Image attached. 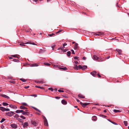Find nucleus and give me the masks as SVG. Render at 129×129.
Returning a JSON list of instances; mask_svg holds the SVG:
<instances>
[{"mask_svg": "<svg viewBox=\"0 0 129 129\" xmlns=\"http://www.w3.org/2000/svg\"><path fill=\"white\" fill-rule=\"evenodd\" d=\"M123 123L124 124V125L125 126H127V121H123Z\"/></svg>", "mask_w": 129, "mask_h": 129, "instance_id": "nucleus-30", "label": "nucleus"}, {"mask_svg": "<svg viewBox=\"0 0 129 129\" xmlns=\"http://www.w3.org/2000/svg\"><path fill=\"white\" fill-rule=\"evenodd\" d=\"M91 74L93 76H95L96 75V72L95 71H93L91 73Z\"/></svg>", "mask_w": 129, "mask_h": 129, "instance_id": "nucleus-5", "label": "nucleus"}, {"mask_svg": "<svg viewBox=\"0 0 129 129\" xmlns=\"http://www.w3.org/2000/svg\"><path fill=\"white\" fill-rule=\"evenodd\" d=\"M54 35V34L53 33L51 34H49V36H50V37H52Z\"/></svg>", "mask_w": 129, "mask_h": 129, "instance_id": "nucleus-48", "label": "nucleus"}, {"mask_svg": "<svg viewBox=\"0 0 129 129\" xmlns=\"http://www.w3.org/2000/svg\"><path fill=\"white\" fill-rule=\"evenodd\" d=\"M113 112L115 113H117L120 112L119 110L114 109L113 110Z\"/></svg>", "mask_w": 129, "mask_h": 129, "instance_id": "nucleus-31", "label": "nucleus"}, {"mask_svg": "<svg viewBox=\"0 0 129 129\" xmlns=\"http://www.w3.org/2000/svg\"><path fill=\"white\" fill-rule=\"evenodd\" d=\"M4 126L3 125H2L1 126V128L2 129H4Z\"/></svg>", "mask_w": 129, "mask_h": 129, "instance_id": "nucleus-54", "label": "nucleus"}, {"mask_svg": "<svg viewBox=\"0 0 129 129\" xmlns=\"http://www.w3.org/2000/svg\"><path fill=\"white\" fill-rule=\"evenodd\" d=\"M10 111V109L8 108H5V111Z\"/></svg>", "mask_w": 129, "mask_h": 129, "instance_id": "nucleus-43", "label": "nucleus"}, {"mask_svg": "<svg viewBox=\"0 0 129 129\" xmlns=\"http://www.w3.org/2000/svg\"><path fill=\"white\" fill-rule=\"evenodd\" d=\"M20 109H27L25 107L23 106H20Z\"/></svg>", "mask_w": 129, "mask_h": 129, "instance_id": "nucleus-20", "label": "nucleus"}, {"mask_svg": "<svg viewBox=\"0 0 129 129\" xmlns=\"http://www.w3.org/2000/svg\"><path fill=\"white\" fill-rule=\"evenodd\" d=\"M116 51L117 52H118L119 54V55L121 54L122 51L121 50L119 49H116Z\"/></svg>", "mask_w": 129, "mask_h": 129, "instance_id": "nucleus-10", "label": "nucleus"}, {"mask_svg": "<svg viewBox=\"0 0 129 129\" xmlns=\"http://www.w3.org/2000/svg\"><path fill=\"white\" fill-rule=\"evenodd\" d=\"M29 87V86H26L25 87V88L26 89L28 88Z\"/></svg>", "mask_w": 129, "mask_h": 129, "instance_id": "nucleus-57", "label": "nucleus"}, {"mask_svg": "<svg viewBox=\"0 0 129 129\" xmlns=\"http://www.w3.org/2000/svg\"><path fill=\"white\" fill-rule=\"evenodd\" d=\"M104 59H102L100 57L99 58V59L98 60V61H102L104 60Z\"/></svg>", "mask_w": 129, "mask_h": 129, "instance_id": "nucleus-24", "label": "nucleus"}, {"mask_svg": "<svg viewBox=\"0 0 129 129\" xmlns=\"http://www.w3.org/2000/svg\"><path fill=\"white\" fill-rule=\"evenodd\" d=\"M97 75H98V77H101V76L99 74H97Z\"/></svg>", "mask_w": 129, "mask_h": 129, "instance_id": "nucleus-58", "label": "nucleus"}, {"mask_svg": "<svg viewBox=\"0 0 129 129\" xmlns=\"http://www.w3.org/2000/svg\"><path fill=\"white\" fill-rule=\"evenodd\" d=\"M11 126L12 128L14 129H16L17 128V125L15 124H11Z\"/></svg>", "mask_w": 129, "mask_h": 129, "instance_id": "nucleus-11", "label": "nucleus"}, {"mask_svg": "<svg viewBox=\"0 0 129 129\" xmlns=\"http://www.w3.org/2000/svg\"><path fill=\"white\" fill-rule=\"evenodd\" d=\"M31 96H35V97H36L37 96V95L36 94H33L31 95Z\"/></svg>", "mask_w": 129, "mask_h": 129, "instance_id": "nucleus-50", "label": "nucleus"}, {"mask_svg": "<svg viewBox=\"0 0 129 129\" xmlns=\"http://www.w3.org/2000/svg\"><path fill=\"white\" fill-rule=\"evenodd\" d=\"M83 59L84 60H85L86 59V58L85 57H83Z\"/></svg>", "mask_w": 129, "mask_h": 129, "instance_id": "nucleus-62", "label": "nucleus"}, {"mask_svg": "<svg viewBox=\"0 0 129 129\" xmlns=\"http://www.w3.org/2000/svg\"><path fill=\"white\" fill-rule=\"evenodd\" d=\"M67 45V43H64V44H63V47H64V46L66 45Z\"/></svg>", "mask_w": 129, "mask_h": 129, "instance_id": "nucleus-56", "label": "nucleus"}, {"mask_svg": "<svg viewBox=\"0 0 129 129\" xmlns=\"http://www.w3.org/2000/svg\"><path fill=\"white\" fill-rule=\"evenodd\" d=\"M109 120L110 122H111L112 123L114 124H116V123L114 122H113V121H111L110 120Z\"/></svg>", "mask_w": 129, "mask_h": 129, "instance_id": "nucleus-41", "label": "nucleus"}, {"mask_svg": "<svg viewBox=\"0 0 129 129\" xmlns=\"http://www.w3.org/2000/svg\"><path fill=\"white\" fill-rule=\"evenodd\" d=\"M33 108L35 110H36L37 111H38V109H37V108H35V107H33Z\"/></svg>", "mask_w": 129, "mask_h": 129, "instance_id": "nucleus-51", "label": "nucleus"}, {"mask_svg": "<svg viewBox=\"0 0 129 129\" xmlns=\"http://www.w3.org/2000/svg\"><path fill=\"white\" fill-rule=\"evenodd\" d=\"M12 56L14 57H16L18 58H19V56L17 54L12 55Z\"/></svg>", "mask_w": 129, "mask_h": 129, "instance_id": "nucleus-19", "label": "nucleus"}, {"mask_svg": "<svg viewBox=\"0 0 129 129\" xmlns=\"http://www.w3.org/2000/svg\"><path fill=\"white\" fill-rule=\"evenodd\" d=\"M9 107L13 109H16L17 108V107L15 105H9Z\"/></svg>", "mask_w": 129, "mask_h": 129, "instance_id": "nucleus-8", "label": "nucleus"}, {"mask_svg": "<svg viewBox=\"0 0 129 129\" xmlns=\"http://www.w3.org/2000/svg\"><path fill=\"white\" fill-rule=\"evenodd\" d=\"M67 56L69 57L70 56V55L71 53V52L70 51H68L67 52Z\"/></svg>", "mask_w": 129, "mask_h": 129, "instance_id": "nucleus-28", "label": "nucleus"}, {"mask_svg": "<svg viewBox=\"0 0 129 129\" xmlns=\"http://www.w3.org/2000/svg\"><path fill=\"white\" fill-rule=\"evenodd\" d=\"M13 61L14 62H18L19 61V60H18V59H13Z\"/></svg>", "mask_w": 129, "mask_h": 129, "instance_id": "nucleus-38", "label": "nucleus"}, {"mask_svg": "<svg viewBox=\"0 0 129 129\" xmlns=\"http://www.w3.org/2000/svg\"><path fill=\"white\" fill-rule=\"evenodd\" d=\"M28 43V42H27L26 43H25L26 44ZM25 43H21L20 44V45L21 46H25Z\"/></svg>", "mask_w": 129, "mask_h": 129, "instance_id": "nucleus-26", "label": "nucleus"}, {"mask_svg": "<svg viewBox=\"0 0 129 129\" xmlns=\"http://www.w3.org/2000/svg\"><path fill=\"white\" fill-rule=\"evenodd\" d=\"M87 68V66H83L82 67V69L83 70H84L85 69Z\"/></svg>", "mask_w": 129, "mask_h": 129, "instance_id": "nucleus-25", "label": "nucleus"}, {"mask_svg": "<svg viewBox=\"0 0 129 129\" xmlns=\"http://www.w3.org/2000/svg\"><path fill=\"white\" fill-rule=\"evenodd\" d=\"M92 120L94 121H95L97 119V117L95 116H93L92 118Z\"/></svg>", "mask_w": 129, "mask_h": 129, "instance_id": "nucleus-6", "label": "nucleus"}, {"mask_svg": "<svg viewBox=\"0 0 129 129\" xmlns=\"http://www.w3.org/2000/svg\"><path fill=\"white\" fill-rule=\"evenodd\" d=\"M43 116L44 117V125L46 126H48V124L47 120L45 116Z\"/></svg>", "mask_w": 129, "mask_h": 129, "instance_id": "nucleus-3", "label": "nucleus"}, {"mask_svg": "<svg viewBox=\"0 0 129 129\" xmlns=\"http://www.w3.org/2000/svg\"><path fill=\"white\" fill-rule=\"evenodd\" d=\"M36 87L41 89H43L44 88L43 87L39 86H36Z\"/></svg>", "mask_w": 129, "mask_h": 129, "instance_id": "nucleus-32", "label": "nucleus"}, {"mask_svg": "<svg viewBox=\"0 0 129 129\" xmlns=\"http://www.w3.org/2000/svg\"><path fill=\"white\" fill-rule=\"evenodd\" d=\"M80 104L83 107H85L86 106L88 105L89 103H82L81 102H80Z\"/></svg>", "mask_w": 129, "mask_h": 129, "instance_id": "nucleus-2", "label": "nucleus"}, {"mask_svg": "<svg viewBox=\"0 0 129 129\" xmlns=\"http://www.w3.org/2000/svg\"><path fill=\"white\" fill-rule=\"evenodd\" d=\"M1 95L2 96H3L4 98H6L7 99H10V98L9 97V96H8L6 95L3 94Z\"/></svg>", "mask_w": 129, "mask_h": 129, "instance_id": "nucleus-14", "label": "nucleus"}, {"mask_svg": "<svg viewBox=\"0 0 129 129\" xmlns=\"http://www.w3.org/2000/svg\"><path fill=\"white\" fill-rule=\"evenodd\" d=\"M5 120V118H3L1 120L0 122L1 123H2Z\"/></svg>", "mask_w": 129, "mask_h": 129, "instance_id": "nucleus-33", "label": "nucleus"}, {"mask_svg": "<svg viewBox=\"0 0 129 129\" xmlns=\"http://www.w3.org/2000/svg\"><path fill=\"white\" fill-rule=\"evenodd\" d=\"M22 110H17L15 112L17 113H22Z\"/></svg>", "mask_w": 129, "mask_h": 129, "instance_id": "nucleus-18", "label": "nucleus"}, {"mask_svg": "<svg viewBox=\"0 0 129 129\" xmlns=\"http://www.w3.org/2000/svg\"><path fill=\"white\" fill-rule=\"evenodd\" d=\"M61 103L62 104L64 105H66L67 104V102L64 100H62L61 101Z\"/></svg>", "mask_w": 129, "mask_h": 129, "instance_id": "nucleus-15", "label": "nucleus"}, {"mask_svg": "<svg viewBox=\"0 0 129 129\" xmlns=\"http://www.w3.org/2000/svg\"><path fill=\"white\" fill-rule=\"evenodd\" d=\"M22 105L23 106H25L27 105V104L26 103H22Z\"/></svg>", "mask_w": 129, "mask_h": 129, "instance_id": "nucleus-53", "label": "nucleus"}, {"mask_svg": "<svg viewBox=\"0 0 129 129\" xmlns=\"http://www.w3.org/2000/svg\"><path fill=\"white\" fill-rule=\"evenodd\" d=\"M55 44H53L52 45L51 47L52 49L53 50H54V48L55 47Z\"/></svg>", "mask_w": 129, "mask_h": 129, "instance_id": "nucleus-34", "label": "nucleus"}, {"mask_svg": "<svg viewBox=\"0 0 129 129\" xmlns=\"http://www.w3.org/2000/svg\"><path fill=\"white\" fill-rule=\"evenodd\" d=\"M53 67L54 68H58L59 69L60 68V67H59V65H54L53 66Z\"/></svg>", "mask_w": 129, "mask_h": 129, "instance_id": "nucleus-23", "label": "nucleus"}, {"mask_svg": "<svg viewBox=\"0 0 129 129\" xmlns=\"http://www.w3.org/2000/svg\"><path fill=\"white\" fill-rule=\"evenodd\" d=\"M19 116V115L17 114H16L14 116V117L15 118H18Z\"/></svg>", "mask_w": 129, "mask_h": 129, "instance_id": "nucleus-45", "label": "nucleus"}, {"mask_svg": "<svg viewBox=\"0 0 129 129\" xmlns=\"http://www.w3.org/2000/svg\"><path fill=\"white\" fill-rule=\"evenodd\" d=\"M59 69H62V70H66L67 69V68L66 67H64V68H60Z\"/></svg>", "mask_w": 129, "mask_h": 129, "instance_id": "nucleus-35", "label": "nucleus"}, {"mask_svg": "<svg viewBox=\"0 0 129 129\" xmlns=\"http://www.w3.org/2000/svg\"><path fill=\"white\" fill-rule=\"evenodd\" d=\"M15 113L13 111H10L9 112H7L6 113V114L9 116H11L13 115Z\"/></svg>", "mask_w": 129, "mask_h": 129, "instance_id": "nucleus-1", "label": "nucleus"}, {"mask_svg": "<svg viewBox=\"0 0 129 129\" xmlns=\"http://www.w3.org/2000/svg\"><path fill=\"white\" fill-rule=\"evenodd\" d=\"M78 96L79 97H80L82 99H84L85 98L84 96L81 94H79L78 95Z\"/></svg>", "mask_w": 129, "mask_h": 129, "instance_id": "nucleus-16", "label": "nucleus"}, {"mask_svg": "<svg viewBox=\"0 0 129 129\" xmlns=\"http://www.w3.org/2000/svg\"><path fill=\"white\" fill-rule=\"evenodd\" d=\"M74 58L75 59H78L79 57H78L76 56L74 57Z\"/></svg>", "mask_w": 129, "mask_h": 129, "instance_id": "nucleus-52", "label": "nucleus"}, {"mask_svg": "<svg viewBox=\"0 0 129 129\" xmlns=\"http://www.w3.org/2000/svg\"><path fill=\"white\" fill-rule=\"evenodd\" d=\"M44 65H46L47 66H49L50 65V63H44Z\"/></svg>", "mask_w": 129, "mask_h": 129, "instance_id": "nucleus-37", "label": "nucleus"}, {"mask_svg": "<svg viewBox=\"0 0 129 129\" xmlns=\"http://www.w3.org/2000/svg\"><path fill=\"white\" fill-rule=\"evenodd\" d=\"M55 98L56 99H59L60 98L58 96H57L55 97Z\"/></svg>", "mask_w": 129, "mask_h": 129, "instance_id": "nucleus-61", "label": "nucleus"}, {"mask_svg": "<svg viewBox=\"0 0 129 129\" xmlns=\"http://www.w3.org/2000/svg\"><path fill=\"white\" fill-rule=\"evenodd\" d=\"M23 82H25L26 81L24 79H23L22 78H21L20 79Z\"/></svg>", "mask_w": 129, "mask_h": 129, "instance_id": "nucleus-39", "label": "nucleus"}, {"mask_svg": "<svg viewBox=\"0 0 129 129\" xmlns=\"http://www.w3.org/2000/svg\"><path fill=\"white\" fill-rule=\"evenodd\" d=\"M76 100L78 102H80V101H79V100L78 99H76Z\"/></svg>", "mask_w": 129, "mask_h": 129, "instance_id": "nucleus-59", "label": "nucleus"}, {"mask_svg": "<svg viewBox=\"0 0 129 129\" xmlns=\"http://www.w3.org/2000/svg\"><path fill=\"white\" fill-rule=\"evenodd\" d=\"M31 123L34 126H36L38 125V123L35 121H31Z\"/></svg>", "mask_w": 129, "mask_h": 129, "instance_id": "nucleus-4", "label": "nucleus"}, {"mask_svg": "<svg viewBox=\"0 0 129 129\" xmlns=\"http://www.w3.org/2000/svg\"><path fill=\"white\" fill-rule=\"evenodd\" d=\"M28 126V124L27 122H25L24 123L23 127L24 128L26 127L27 126Z\"/></svg>", "mask_w": 129, "mask_h": 129, "instance_id": "nucleus-13", "label": "nucleus"}, {"mask_svg": "<svg viewBox=\"0 0 129 129\" xmlns=\"http://www.w3.org/2000/svg\"><path fill=\"white\" fill-rule=\"evenodd\" d=\"M20 117L21 118L23 119H26L25 117L22 115H21Z\"/></svg>", "mask_w": 129, "mask_h": 129, "instance_id": "nucleus-36", "label": "nucleus"}, {"mask_svg": "<svg viewBox=\"0 0 129 129\" xmlns=\"http://www.w3.org/2000/svg\"><path fill=\"white\" fill-rule=\"evenodd\" d=\"M33 1L35 2H37L38 1V0H33Z\"/></svg>", "mask_w": 129, "mask_h": 129, "instance_id": "nucleus-64", "label": "nucleus"}, {"mask_svg": "<svg viewBox=\"0 0 129 129\" xmlns=\"http://www.w3.org/2000/svg\"><path fill=\"white\" fill-rule=\"evenodd\" d=\"M61 30H59L57 32V33H59L60 32H61Z\"/></svg>", "mask_w": 129, "mask_h": 129, "instance_id": "nucleus-60", "label": "nucleus"}, {"mask_svg": "<svg viewBox=\"0 0 129 129\" xmlns=\"http://www.w3.org/2000/svg\"><path fill=\"white\" fill-rule=\"evenodd\" d=\"M62 51L63 52H66V51H67V50L66 49H65L64 50L63 49V50Z\"/></svg>", "mask_w": 129, "mask_h": 129, "instance_id": "nucleus-55", "label": "nucleus"}, {"mask_svg": "<svg viewBox=\"0 0 129 129\" xmlns=\"http://www.w3.org/2000/svg\"><path fill=\"white\" fill-rule=\"evenodd\" d=\"M48 89L50 90H51L52 91H53V89L52 88H51V87L49 88H48Z\"/></svg>", "mask_w": 129, "mask_h": 129, "instance_id": "nucleus-47", "label": "nucleus"}, {"mask_svg": "<svg viewBox=\"0 0 129 129\" xmlns=\"http://www.w3.org/2000/svg\"><path fill=\"white\" fill-rule=\"evenodd\" d=\"M3 105L4 106H8L9 104L7 103H5V102H3Z\"/></svg>", "mask_w": 129, "mask_h": 129, "instance_id": "nucleus-27", "label": "nucleus"}, {"mask_svg": "<svg viewBox=\"0 0 129 129\" xmlns=\"http://www.w3.org/2000/svg\"><path fill=\"white\" fill-rule=\"evenodd\" d=\"M64 47H61L59 48L58 49V50H59L60 49L62 51L63 50V49H64Z\"/></svg>", "mask_w": 129, "mask_h": 129, "instance_id": "nucleus-29", "label": "nucleus"}, {"mask_svg": "<svg viewBox=\"0 0 129 129\" xmlns=\"http://www.w3.org/2000/svg\"><path fill=\"white\" fill-rule=\"evenodd\" d=\"M28 43L29 44H31L33 45H36V44L34 43H32L31 42H28Z\"/></svg>", "mask_w": 129, "mask_h": 129, "instance_id": "nucleus-40", "label": "nucleus"}, {"mask_svg": "<svg viewBox=\"0 0 129 129\" xmlns=\"http://www.w3.org/2000/svg\"><path fill=\"white\" fill-rule=\"evenodd\" d=\"M58 91L60 92H64V91L60 89H59L58 90Z\"/></svg>", "mask_w": 129, "mask_h": 129, "instance_id": "nucleus-42", "label": "nucleus"}, {"mask_svg": "<svg viewBox=\"0 0 129 129\" xmlns=\"http://www.w3.org/2000/svg\"><path fill=\"white\" fill-rule=\"evenodd\" d=\"M93 59L94 60H97L99 59V57L97 56H96L95 55H94L93 56Z\"/></svg>", "mask_w": 129, "mask_h": 129, "instance_id": "nucleus-9", "label": "nucleus"}, {"mask_svg": "<svg viewBox=\"0 0 129 129\" xmlns=\"http://www.w3.org/2000/svg\"><path fill=\"white\" fill-rule=\"evenodd\" d=\"M78 66L77 65H76L75 66V68L76 69L78 70Z\"/></svg>", "mask_w": 129, "mask_h": 129, "instance_id": "nucleus-46", "label": "nucleus"}, {"mask_svg": "<svg viewBox=\"0 0 129 129\" xmlns=\"http://www.w3.org/2000/svg\"><path fill=\"white\" fill-rule=\"evenodd\" d=\"M71 51H72V54H75L74 51L73 50V49L71 50Z\"/></svg>", "mask_w": 129, "mask_h": 129, "instance_id": "nucleus-49", "label": "nucleus"}, {"mask_svg": "<svg viewBox=\"0 0 129 129\" xmlns=\"http://www.w3.org/2000/svg\"><path fill=\"white\" fill-rule=\"evenodd\" d=\"M78 68H79V69H82V67L80 65H79L78 66Z\"/></svg>", "mask_w": 129, "mask_h": 129, "instance_id": "nucleus-44", "label": "nucleus"}, {"mask_svg": "<svg viewBox=\"0 0 129 129\" xmlns=\"http://www.w3.org/2000/svg\"><path fill=\"white\" fill-rule=\"evenodd\" d=\"M103 33L102 32H99L98 34H96V35L98 36H101L103 35Z\"/></svg>", "mask_w": 129, "mask_h": 129, "instance_id": "nucleus-22", "label": "nucleus"}, {"mask_svg": "<svg viewBox=\"0 0 129 129\" xmlns=\"http://www.w3.org/2000/svg\"><path fill=\"white\" fill-rule=\"evenodd\" d=\"M22 113L24 115H28L29 113L28 112H26L22 110Z\"/></svg>", "mask_w": 129, "mask_h": 129, "instance_id": "nucleus-7", "label": "nucleus"}, {"mask_svg": "<svg viewBox=\"0 0 129 129\" xmlns=\"http://www.w3.org/2000/svg\"><path fill=\"white\" fill-rule=\"evenodd\" d=\"M39 66L37 63H35L31 64L30 66L31 67H37Z\"/></svg>", "mask_w": 129, "mask_h": 129, "instance_id": "nucleus-12", "label": "nucleus"}, {"mask_svg": "<svg viewBox=\"0 0 129 129\" xmlns=\"http://www.w3.org/2000/svg\"><path fill=\"white\" fill-rule=\"evenodd\" d=\"M75 63H76V64H77L78 63V62L76 61H75Z\"/></svg>", "mask_w": 129, "mask_h": 129, "instance_id": "nucleus-63", "label": "nucleus"}, {"mask_svg": "<svg viewBox=\"0 0 129 129\" xmlns=\"http://www.w3.org/2000/svg\"><path fill=\"white\" fill-rule=\"evenodd\" d=\"M5 108L3 107H0V110L2 111H5Z\"/></svg>", "mask_w": 129, "mask_h": 129, "instance_id": "nucleus-21", "label": "nucleus"}, {"mask_svg": "<svg viewBox=\"0 0 129 129\" xmlns=\"http://www.w3.org/2000/svg\"><path fill=\"white\" fill-rule=\"evenodd\" d=\"M78 48V44L76 43L74 47V49L75 50L77 49Z\"/></svg>", "mask_w": 129, "mask_h": 129, "instance_id": "nucleus-17", "label": "nucleus"}]
</instances>
